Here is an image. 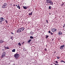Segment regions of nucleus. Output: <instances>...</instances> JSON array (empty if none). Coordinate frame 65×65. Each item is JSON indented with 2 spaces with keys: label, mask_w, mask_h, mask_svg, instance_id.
I'll list each match as a JSON object with an SVG mask.
<instances>
[{
  "label": "nucleus",
  "mask_w": 65,
  "mask_h": 65,
  "mask_svg": "<svg viewBox=\"0 0 65 65\" xmlns=\"http://www.w3.org/2000/svg\"><path fill=\"white\" fill-rule=\"evenodd\" d=\"M5 21V19L3 18V17H1L0 18V23L1 24L2 23L3 21Z\"/></svg>",
  "instance_id": "f257e3e1"
},
{
  "label": "nucleus",
  "mask_w": 65,
  "mask_h": 65,
  "mask_svg": "<svg viewBox=\"0 0 65 65\" xmlns=\"http://www.w3.org/2000/svg\"><path fill=\"white\" fill-rule=\"evenodd\" d=\"M20 57V55L18 54H14V57L16 58V59H18Z\"/></svg>",
  "instance_id": "f03ea898"
},
{
  "label": "nucleus",
  "mask_w": 65,
  "mask_h": 65,
  "mask_svg": "<svg viewBox=\"0 0 65 65\" xmlns=\"http://www.w3.org/2000/svg\"><path fill=\"white\" fill-rule=\"evenodd\" d=\"M6 55V53L4 51L3 52V53H2V55L1 56V58H3V57H4L5 55Z\"/></svg>",
  "instance_id": "7ed1b4c3"
},
{
  "label": "nucleus",
  "mask_w": 65,
  "mask_h": 65,
  "mask_svg": "<svg viewBox=\"0 0 65 65\" xmlns=\"http://www.w3.org/2000/svg\"><path fill=\"white\" fill-rule=\"evenodd\" d=\"M7 3H5L2 6V8H5L7 6Z\"/></svg>",
  "instance_id": "20e7f679"
},
{
  "label": "nucleus",
  "mask_w": 65,
  "mask_h": 65,
  "mask_svg": "<svg viewBox=\"0 0 65 65\" xmlns=\"http://www.w3.org/2000/svg\"><path fill=\"white\" fill-rule=\"evenodd\" d=\"M64 46H65V45H61V46L60 47V50H62V49H63V48H64Z\"/></svg>",
  "instance_id": "39448f33"
},
{
  "label": "nucleus",
  "mask_w": 65,
  "mask_h": 65,
  "mask_svg": "<svg viewBox=\"0 0 65 65\" xmlns=\"http://www.w3.org/2000/svg\"><path fill=\"white\" fill-rule=\"evenodd\" d=\"M19 29H20L21 32H22V31H23V30H24V29H25V28H24V27L19 28Z\"/></svg>",
  "instance_id": "423d86ee"
},
{
  "label": "nucleus",
  "mask_w": 65,
  "mask_h": 65,
  "mask_svg": "<svg viewBox=\"0 0 65 65\" xmlns=\"http://www.w3.org/2000/svg\"><path fill=\"white\" fill-rule=\"evenodd\" d=\"M51 31L52 32H55L57 31V29L55 28H52L51 29Z\"/></svg>",
  "instance_id": "0eeeda50"
},
{
  "label": "nucleus",
  "mask_w": 65,
  "mask_h": 65,
  "mask_svg": "<svg viewBox=\"0 0 65 65\" xmlns=\"http://www.w3.org/2000/svg\"><path fill=\"white\" fill-rule=\"evenodd\" d=\"M21 32V30L20 29V28H19V29H18L17 31V33H19L20 32Z\"/></svg>",
  "instance_id": "6e6552de"
},
{
  "label": "nucleus",
  "mask_w": 65,
  "mask_h": 65,
  "mask_svg": "<svg viewBox=\"0 0 65 65\" xmlns=\"http://www.w3.org/2000/svg\"><path fill=\"white\" fill-rule=\"evenodd\" d=\"M50 1H51V0H47L46 1V2L47 3H49Z\"/></svg>",
  "instance_id": "1a4fd4ad"
},
{
  "label": "nucleus",
  "mask_w": 65,
  "mask_h": 65,
  "mask_svg": "<svg viewBox=\"0 0 65 65\" xmlns=\"http://www.w3.org/2000/svg\"><path fill=\"white\" fill-rule=\"evenodd\" d=\"M50 3L51 5H53V3L52 1H51L50 3Z\"/></svg>",
  "instance_id": "9d476101"
},
{
  "label": "nucleus",
  "mask_w": 65,
  "mask_h": 65,
  "mask_svg": "<svg viewBox=\"0 0 65 65\" xmlns=\"http://www.w3.org/2000/svg\"><path fill=\"white\" fill-rule=\"evenodd\" d=\"M58 34L59 35H61V34H62V32L61 31H59L58 32Z\"/></svg>",
  "instance_id": "9b49d317"
},
{
  "label": "nucleus",
  "mask_w": 65,
  "mask_h": 65,
  "mask_svg": "<svg viewBox=\"0 0 65 65\" xmlns=\"http://www.w3.org/2000/svg\"><path fill=\"white\" fill-rule=\"evenodd\" d=\"M23 7L24 9H27L28 8V7L26 6H23Z\"/></svg>",
  "instance_id": "f8f14e48"
},
{
  "label": "nucleus",
  "mask_w": 65,
  "mask_h": 65,
  "mask_svg": "<svg viewBox=\"0 0 65 65\" xmlns=\"http://www.w3.org/2000/svg\"><path fill=\"white\" fill-rule=\"evenodd\" d=\"M32 40L30 39V40H29L28 41V43H30L31 41Z\"/></svg>",
  "instance_id": "ddd939ff"
},
{
  "label": "nucleus",
  "mask_w": 65,
  "mask_h": 65,
  "mask_svg": "<svg viewBox=\"0 0 65 65\" xmlns=\"http://www.w3.org/2000/svg\"><path fill=\"white\" fill-rule=\"evenodd\" d=\"M17 8H18V9H21V8H20V6H17Z\"/></svg>",
  "instance_id": "4468645a"
},
{
  "label": "nucleus",
  "mask_w": 65,
  "mask_h": 65,
  "mask_svg": "<svg viewBox=\"0 0 65 65\" xmlns=\"http://www.w3.org/2000/svg\"><path fill=\"white\" fill-rule=\"evenodd\" d=\"M30 34H31V35H33L34 34H33V33L32 31H31L30 33Z\"/></svg>",
  "instance_id": "2eb2a0df"
},
{
  "label": "nucleus",
  "mask_w": 65,
  "mask_h": 65,
  "mask_svg": "<svg viewBox=\"0 0 65 65\" xmlns=\"http://www.w3.org/2000/svg\"><path fill=\"white\" fill-rule=\"evenodd\" d=\"M5 49H9V48L8 47H5Z\"/></svg>",
  "instance_id": "dca6fc26"
},
{
  "label": "nucleus",
  "mask_w": 65,
  "mask_h": 65,
  "mask_svg": "<svg viewBox=\"0 0 65 65\" xmlns=\"http://www.w3.org/2000/svg\"><path fill=\"white\" fill-rule=\"evenodd\" d=\"M60 62H63L65 63V62L63 60H60Z\"/></svg>",
  "instance_id": "f3484780"
},
{
  "label": "nucleus",
  "mask_w": 65,
  "mask_h": 65,
  "mask_svg": "<svg viewBox=\"0 0 65 65\" xmlns=\"http://www.w3.org/2000/svg\"><path fill=\"white\" fill-rule=\"evenodd\" d=\"M3 42H4L2 40H0V43H3Z\"/></svg>",
  "instance_id": "a211bd4d"
},
{
  "label": "nucleus",
  "mask_w": 65,
  "mask_h": 65,
  "mask_svg": "<svg viewBox=\"0 0 65 65\" xmlns=\"http://www.w3.org/2000/svg\"><path fill=\"white\" fill-rule=\"evenodd\" d=\"M15 49H14L12 50V52H15Z\"/></svg>",
  "instance_id": "6ab92c4d"
},
{
  "label": "nucleus",
  "mask_w": 65,
  "mask_h": 65,
  "mask_svg": "<svg viewBox=\"0 0 65 65\" xmlns=\"http://www.w3.org/2000/svg\"><path fill=\"white\" fill-rule=\"evenodd\" d=\"M32 13H33V12H31V13H30L29 14V15H32Z\"/></svg>",
  "instance_id": "aec40b11"
},
{
  "label": "nucleus",
  "mask_w": 65,
  "mask_h": 65,
  "mask_svg": "<svg viewBox=\"0 0 65 65\" xmlns=\"http://www.w3.org/2000/svg\"><path fill=\"white\" fill-rule=\"evenodd\" d=\"M30 39H33L34 38L33 37V36H30Z\"/></svg>",
  "instance_id": "412c9836"
},
{
  "label": "nucleus",
  "mask_w": 65,
  "mask_h": 65,
  "mask_svg": "<svg viewBox=\"0 0 65 65\" xmlns=\"http://www.w3.org/2000/svg\"><path fill=\"white\" fill-rule=\"evenodd\" d=\"M5 22H6V23H7V24L8 23V21H7V20H6V19L5 20Z\"/></svg>",
  "instance_id": "4be33fe9"
},
{
  "label": "nucleus",
  "mask_w": 65,
  "mask_h": 65,
  "mask_svg": "<svg viewBox=\"0 0 65 65\" xmlns=\"http://www.w3.org/2000/svg\"><path fill=\"white\" fill-rule=\"evenodd\" d=\"M48 9H51V6H49Z\"/></svg>",
  "instance_id": "5701e85b"
},
{
  "label": "nucleus",
  "mask_w": 65,
  "mask_h": 65,
  "mask_svg": "<svg viewBox=\"0 0 65 65\" xmlns=\"http://www.w3.org/2000/svg\"><path fill=\"white\" fill-rule=\"evenodd\" d=\"M55 63H56V64H58V61H56L55 62Z\"/></svg>",
  "instance_id": "b1692460"
},
{
  "label": "nucleus",
  "mask_w": 65,
  "mask_h": 65,
  "mask_svg": "<svg viewBox=\"0 0 65 65\" xmlns=\"http://www.w3.org/2000/svg\"><path fill=\"white\" fill-rule=\"evenodd\" d=\"M18 45H19L21 46V43H18Z\"/></svg>",
  "instance_id": "393cba45"
},
{
  "label": "nucleus",
  "mask_w": 65,
  "mask_h": 65,
  "mask_svg": "<svg viewBox=\"0 0 65 65\" xmlns=\"http://www.w3.org/2000/svg\"><path fill=\"white\" fill-rule=\"evenodd\" d=\"M13 38V37H11L10 39H12V40H13V39H12Z\"/></svg>",
  "instance_id": "a878e982"
},
{
  "label": "nucleus",
  "mask_w": 65,
  "mask_h": 65,
  "mask_svg": "<svg viewBox=\"0 0 65 65\" xmlns=\"http://www.w3.org/2000/svg\"><path fill=\"white\" fill-rule=\"evenodd\" d=\"M48 37V36H46V39H47V38Z\"/></svg>",
  "instance_id": "bb28decb"
},
{
  "label": "nucleus",
  "mask_w": 65,
  "mask_h": 65,
  "mask_svg": "<svg viewBox=\"0 0 65 65\" xmlns=\"http://www.w3.org/2000/svg\"><path fill=\"white\" fill-rule=\"evenodd\" d=\"M57 59H60V57H58V56H57Z\"/></svg>",
  "instance_id": "cd10ccee"
},
{
  "label": "nucleus",
  "mask_w": 65,
  "mask_h": 65,
  "mask_svg": "<svg viewBox=\"0 0 65 65\" xmlns=\"http://www.w3.org/2000/svg\"><path fill=\"white\" fill-rule=\"evenodd\" d=\"M48 32L49 33H51V31H48Z\"/></svg>",
  "instance_id": "c85d7f7f"
},
{
  "label": "nucleus",
  "mask_w": 65,
  "mask_h": 65,
  "mask_svg": "<svg viewBox=\"0 0 65 65\" xmlns=\"http://www.w3.org/2000/svg\"><path fill=\"white\" fill-rule=\"evenodd\" d=\"M11 34H13V35H14V34H13V33L12 32H11Z\"/></svg>",
  "instance_id": "c756f323"
},
{
  "label": "nucleus",
  "mask_w": 65,
  "mask_h": 65,
  "mask_svg": "<svg viewBox=\"0 0 65 65\" xmlns=\"http://www.w3.org/2000/svg\"><path fill=\"white\" fill-rule=\"evenodd\" d=\"M46 21L47 23H48V20H46Z\"/></svg>",
  "instance_id": "7c9ffc66"
},
{
  "label": "nucleus",
  "mask_w": 65,
  "mask_h": 65,
  "mask_svg": "<svg viewBox=\"0 0 65 65\" xmlns=\"http://www.w3.org/2000/svg\"><path fill=\"white\" fill-rule=\"evenodd\" d=\"M44 50H45V51H46V50H47L46 49V48H45Z\"/></svg>",
  "instance_id": "2f4dec72"
},
{
  "label": "nucleus",
  "mask_w": 65,
  "mask_h": 65,
  "mask_svg": "<svg viewBox=\"0 0 65 65\" xmlns=\"http://www.w3.org/2000/svg\"><path fill=\"white\" fill-rule=\"evenodd\" d=\"M54 64H55V65H57V64H55L54 62Z\"/></svg>",
  "instance_id": "473e14b6"
},
{
  "label": "nucleus",
  "mask_w": 65,
  "mask_h": 65,
  "mask_svg": "<svg viewBox=\"0 0 65 65\" xmlns=\"http://www.w3.org/2000/svg\"><path fill=\"white\" fill-rule=\"evenodd\" d=\"M2 50H3V51H5V50H4V49H3Z\"/></svg>",
  "instance_id": "72a5a7b5"
},
{
  "label": "nucleus",
  "mask_w": 65,
  "mask_h": 65,
  "mask_svg": "<svg viewBox=\"0 0 65 65\" xmlns=\"http://www.w3.org/2000/svg\"><path fill=\"white\" fill-rule=\"evenodd\" d=\"M51 35H53V33L51 32Z\"/></svg>",
  "instance_id": "f704fd0d"
},
{
  "label": "nucleus",
  "mask_w": 65,
  "mask_h": 65,
  "mask_svg": "<svg viewBox=\"0 0 65 65\" xmlns=\"http://www.w3.org/2000/svg\"><path fill=\"white\" fill-rule=\"evenodd\" d=\"M64 3H63L62 5H63H63H64Z\"/></svg>",
  "instance_id": "c9c22d12"
},
{
  "label": "nucleus",
  "mask_w": 65,
  "mask_h": 65,
  "mask_svg": "<svg viewBox=\"0 0 65 65\" xmlns=\"http://www.w3.org/2000/svg\"><path fill=\"white\" fill-rule=\"evenodd\" d=\"M13 6H15V5H13Z\"/></svg>",
  "instance_id": "e433bc0d"
},
{
  "label": "nucleus",
  "mask_w": 65,
  "mask_h": 65,
  "mask_svg": "<svg viewBox=\"0 0 65 65\" xmlns=\"http://www.w3.org/2000/svg\"><path fill=\"white\" fill-rule=\"evenodd\" d=\"M56 51H55V52H54V53H56Z\"/></svg>",
  "instance_id": "4c0bfd02"
},
{
  "label": "nucleus",
  "mask_w": 65,
  "mask_h": 65,
  "mask_svg": "<svg viewBox=\"0 0 65 65\" xmlns=\"http://www.w3.org/2000/svg\"><path fill=\"white\" fill-rule=\"evenodd\" d=\"M61 6H63V5L62 4H61Z\"/></svg>",
  "instance_id": "58836bf2"
},
{
  "label": "nucleus",
  "mask_w": 65,
  "mask_h": 65,
  "mask_svg": "<svg viewBox=\"0 0 65 65\" xmlns=\"http://www.w3.org/2000/svg\"><path fill=\"white\" fill-rule=\"evenodd\" d=\"M52 41H53L54 40V39H52Z\"/></svg>",
  "instance_id": "ea45409f"
},
{
  "label": "nucleus",
  "mask_w": 65,
  "mask_h": 65,
  "mask_svg": "<svg viewBox=\"0 0 65 65\" xmlns=\"http://www.w3.org/2000/svg\"><path fill=\"white\" fill-rule=\"evenodd\" d=\"M24 42H23V44H24Z\"/></svg>",
  "instance_id": "a19ab883"
},
{
  "label": "nucleus",
  "mask_w": 65,
  "mask_h": 65,
  "mask_svg": "<svg viewBox=\"0 0 65 65\" xmlns=\"http://www.w3.org/2000/svg\"><path fill=\"white\" fill-rule=\"evenodd\" d=\"M18 6V5H16V6Z\"/></svg>",
  "instance_id": "79ce46f5"
},
{
  "label": "nucleus",
  "mask_w": 65,
  "mask_h": 65,
  "mask_svg": "<svg viewBox=\"0 0 65 65\" xmlns=\"http://www.w3.org/2000/svg\"><path fill=\"white\" fill-rule=\"evenodd\" d=\"M19 4H18V6H19Z\"/></svg>",
  "instance_id": "37998d69"
},
{
  "label": "nucleus",
  "mask_w": 65,
  "mask_h": 65,
  "mask_svg": "<svg viewBox=\"0 0 65 65\" xmlns=\"http://www.w3.org/2000/svg\"><path fill=\"white\" fill-rule=\"evenodd\" d=\"M13 65H15V64H14V63L13 64Z\"/></svg>",
  "instance_id": "c03bdc74"
},
{
  "label": "nucleus",
  "mask_w": 65,
  "mask_h": 65,
  "mask_svg": "<svg viewBox=\"0 0 65 65\" xmlns=\"http://www.w3.org/2000/svg\"><path fill=\"white\" fill-rule=\"evenodd\" d=\"M49 14H50V15L51 14V13H49Z\"/></svg>",
  "instance_id": "a18cd8bd"
},
{
  "label": "nucleus",
  "mask_w": 65,
  "mask_h": 65,
  "mask_svg": "<svg viewBox=\"0 0 65 65\" xmlns=\"http://www.w3.org/2000/svg\"><path fill=\"white\" fill-rule=\"evenodd\" d=\"M63 27H64V26H63Z\"/></svg>",
  "instance_id": "49530a36"
},
{
  "label": "nucleus",
  "mask_w": 65,
  "mask_h": 65,
  "mask_svg": "<svg viewBox=\"0 0 65 65\" xmlns=\"http://www.w3.org/2000/svg\"><path fill=\"white\" fill-rule=\"evenodd\" d=\"M64 26H65V24H64Z\"/></svg>",
  "instance_id": "de8ad7c7"
},
{
  "label": "nucleus",
  "mask_w": 65,
  "mask_h": 65,
  "mask_svg": "<svg viewBox=\"0 0 65 65\" xmlns=\"http://www.w3.org/2000/svg\"><path fill=\"white\" fill-rule=\"evenodd\" d=\"M57 65H59V64H57Z\"/></svg>",
  "instance_id": "09e8293b"
},
{
  "label": "nucleus",
  "mask_w": 65,
  "mask_h": 65,
  "mask_svg": "<svg viewBox=\"0 0 65 65\" xmlns=\"http://www.w3.org/2000/svg\"><path fill=\"white\" fill-rule=\"evenodd\" d=\"M64 30V31H65V30Z\"/></svg>",
  "instance_id": "8fccbe9b"
}]
</instances>
